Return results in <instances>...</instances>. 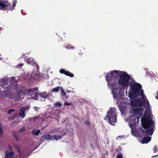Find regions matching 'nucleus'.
Here are the masks:
<instances>
[{
	"instance_id": "nucleus-24",
	"label": "nucleus",
	"mask_w": 158,
	"mask_h": 158,
	"mask_svg": "<svg viewBox=\"0 0 158 158\" xmlns=\"http://www.w3.org/2000/svg\"><path fill=\"white\" fill-rule=\"evenodd\" d=\"M23 64H20L18 65L17 66V68H21L23 65Z\"/></svg>"
},
{
	"instance_id": "nucleus-12",
	"label": "nucleus",
	"mask_w": 158,
	"mask_h": 158,
	"mask_svg": "<svg viewBox=\"0 0 158 158\" xmlns=\"http://www.w3.org/2000/svg\"><path fill=\"white\" fill-rule=\"evenodd\" d=\"M61 138V137L59 135H54L51 136V139H52V140L54 139L58 140L60 139Z\"/></svg>"
},
{
	"instance_id": "nucleus-11",
	"label": "nucleus",
	"mask_w": 158,
	"mask_h": 158,
	"mask_svg": "<svg viewBox=\"0 0 158 158\" xmlns=\"http://www.w3.org/2000/svg\"><path fill=\"white\" fill-rule=\"evenodd\" d=\"M43 139L44 140H52L51 136L49 135H46L43 136Z\"/></svg>"
},
{
	"instance_id": "nucleus-34",
	"label": "nucleus",
	"mask_w": 158,
	"mask_h": 158,
	"mask_svg": "<svg viewBox=\"0 0 158 158\" xmlns=\"http://www.w3.org/2000/svg\"><path fill=\"white\" fill-rule=\"evenodd\" d=\"M0 60H1V58H0Z\"/></svg>"
},
{
	"instance_id": "nucleus-4",
	"label": "nucleus",
	"mask_w": 158,
	"mask_h": 158,
	"mask_svg": "<svg viewBox=\"0 0 158 158\" xmlns=\"http://www.w3.org/2000/svg\"><path fill=\"white\" fill-rule=\"evenodd\" d=\"M15 6V2H14L12 7L8 1L0 2V9L4 11L5 10H12Z\"/></svg>"
},
{
	"instance_id": "nucleus-19",
	"label": "nucleus",
	"mask_w": 158,
	"mask_h": 158,
	"mask_svg": "<svg viewBox=\"0 0 158 158\" xmlns=\"http://www.w3.org/2000/svg\"><path fill=\"white\" fill-rule=\"evenodd\" d=\"M59 89H60V87H55V88H54L53 89L52 91L54 92H58L59 91Z\"/></svg>"
},
{
	"instance_id": "nucleus-18",
	"label": "nucleus",
	"mask_w": 158,
	"mask_h": 158,
	"mask_svg": "<svg viewBox=\"0 0 158 158\" xmlns=\"http://www.w3.org/2000/svg\"><path fill=\"white\" fill-rule=\"evenodd\" d=\"M37 77V74L34 73H32L31 76V78L33 79H36Z\"/></svg>"
},
{
	"instance_id": "nucleus-20",
	"label": "nucleus",
	"mask_w": 158,
	"mask_h": 158,
	"mask_svg": "<svg viewBox=\"0 0 158 158\" xmlns=\"http://www.w3.org/2000/svg\"><path fill=\"white\" fill-rule=\"evenodd\" d=\"M73 103L71 102H65L64 104V106H70L72 105Z\"/></svg>"
},
{
	"instance_id": "nucleus-15",
	"label": "nucleus",
	"mask_w": 158,
	"mask_h": 158,
	"mask_svg": "<svg viewBox=\"0 0 158 158\" xmlns=\"http://www.w3.org/2000/svg\"><path fill=\"white\" fill-rule=\"evenodd\" d=\"M40 131V130H36L35 129H34L32 131V133L35 135H37L39 134Z\"/></svg>"
},
{
	"instance_id": "nucleus-5",
	"label": "nucleus",
	"mask_w": 158,
	"mask_h": 158,
	"mask_svg": "<svg viewBox=\"0 0 158 158\" xmlns=\"http://www.w3.org/2000/svg\"><path fill=\"white\" fill-rule=\"evenodd\" d=\"M37 90L38 89L37 88L32 90H29L27 92V94H30V95L32 96L31 98L36 100L38 98Z\"/></svg>"
},
{
	"instance_id": "nucleus-30",
	"label": "nucleus",
	"mask_w": 158,
	"mask_h": 158,
	"mask_svg": "<svg viewBox=\"0 0 158 158\" xmlns=\"http://www.w3.org/2000/svg\"><path fill=\"white\" fill-rule=\"evenodd\" d=\"M16 81V80H15V79L14 78H13L12 79V80H11V81Z\"/></svg>"
},
{
	"instance_id": "nucleus-13",
	"label": "nucleus",
	"mask_w": 158,
	"mask_h": 158,
	"mask_svg": "<svg viewBox=\"0 0 158 158\" xmlns=\"http://www.w3.org/2000/svg\"><path fill=\"white\" fill-rule=\"evenodd\" d=\"M24 94V93L23 92L21 91H19L17 94V98L18 99H19L20 98L21 99L23 98V97H22V96Z\"/></svg>"
},
{
	"instance_id": "nucleus-9",
	"label": "nucleus",
	"mask_w": 158,
	"mask_h": 158,
	"mask_svg": "<svg viewBox=\"0 0 158 158\" xmlns=\"http://www.w3.org/2000/svg\"><path fill=\"white\" fill-rule=\"evenodd\" d=\"M14 154L11 151L10 152H6V156L5 158H11L14 156Z\"/></svg>"
},
{
	"instance_id": "nucleus-14",
	"label": "nucleus",
	"mask_w": 158,
	"mask_h": 158,
	"mask_svg": "<svg viewBox=\"0 0 158 158\" xmlns=\"http://www.w3.org/2000/svg\"><path fill=\"white\" fill-rule=\"evenodd\" d=\"M60 90L62 93V95L64 96L67 99L68 98V96H66V94L64 92L63 87H61L60 88Z\"/></svg>"
},
{
	"instance_id": "nucleus-27",
	"label": "nucleus",
	"mask_w": 158,
	"mask_h": 158,
	"mask_svg": "<svg viewBox=\"0 0 158 158\" xmlns=\"http://www.w3.org/2000/svg\"><path fill=\"white\" fill-rule=\"evenodd\" d=\"M3 132L2 129L0 127V135H1Z\"/></svg>"
},
{
	"instance_id": "nucleus-26",
	"label": "nucleus",
	"mask_w": 158,
	"mask_h": 158,
	"mask_svg": "<svg viewBox=\"0 0 158 158\" xmlns=\"http://www.w3.org/2000/svg\"><path fill=\"white\" fill-rule=\"evenodd\" d=\"M14 111V110H10L8 111V113L9 114H10V113H11V112H13Z\"/></svg>"
},
{
	"instance_id": "nucleus-10",
	"label": "nucleus",
	"mask_w": 158,
	"mask_h": 158,
	"mask_svg": "<svg viewBox=\"0 0 158 158\" xmlns=\"http://www.w3.org/2000/svg\"><path fill=\"white\" fill-rule=\"evenodd\" d=\"M27 63L28 64H34L35 65V66H36L37 68V69H38V66L35 63H34V62L33 61V60L31 58H30L29 59H28L27 60Z\"/></svg>"
},
{
	"instance_id": "nucleus-33",
	"label": "nucleus",
	"mask_w": 158,
	"mask_h": 158,
	"mask_svg": "<svg viewBox=\"0 0 158 158\" xmlns=\"http://www.w3.org/2000/svg\"><path fill=\"white\" fill-rule=\"evenodd\" d=\"M127 90H126V94H127Z\"/></svg>"
},
{
	"instance_id": "nucleus-28",
	"label": "nucleus",
	"mask_w": 158,
	"mask_h": 158,
	"mask_svg": "<svg viewBox=\"0 0 158 158\" xmlns=\"http://www.w3.org/2000/svg\"><path fill=\"white\" fill-rule=\"evenodd\" d=\"M24 130H25V129L24 128H22L19 131H24Z\"/></svg>"
},
{
	"instance_id": "nucleus-17",
	"label": "nucleus",
	"mask_w": 158,
	"mask_h": 158,
	"mask_svg": "<svg viewBox=\"0 0 158 158\" xmlns=\"http://www.w3.org/2000/svg\"><path fill=\"white\" fill-rule=\"evenodd\" d=\"M54 106H57V107H60L62 105V104L60 102H56L54 103Z\"/></svg>"
},
{
	"instance_id": "nucleus-7",
	"label": "nucleus",
	"mask_w": 158,
	"mask_h": 158,
	"mask_svg": "<svg viewBox=\"0 0 158 158\" xmlns=\"http://www.w3.org/2000/svg\"><path fill=\"white\" fill-rule=\"evenodd\" d=\"M60 72L61 73L64 74L67 76H70L71 77H73L74 76V75L73 73H70L68 71H66L64 69H61L60 70Z\"/></svg>"
},
{
	"instance_id": "nucleus-1",
	"label": "nucleus",
	"mask_w": 158,
	"mask_h": 158,
	"mask_svg": "<svg viewBox=\"0 0 158 158\" xmlns=\"http://www.w3.org/2000/svg\"><path fill=\"white\" fill-rule=\"evenodd\" d=\"M141 88V85L137 83L131 85L128 92V97L132 99L130 102V112L134 114L126 121L133 135L143 137L153 134L154 123L149 103Z\"/></svg>"
},
{
	"instance_id": "nucleus-16",
	"label": "nucleus",
	"mask_w": 158,
	"mask_h": 158,
	"mask_svg": "<svg viewBox=\"0 0 158 158\" xmlns=\"http://www.w3.org/2000/svg\"><path fill=\"white\" fill-rule=\"evenodd\" d=\"M39 95L41 97L44 98H47L48 96V95L46 94V92H45L42 94H39Z\"/></svg>"
},
{
	"instance_id": "nucleus-6",
	"label": "nucleus",
	"mask_w": 158,
	"mask_h": 158,
	"mask_svg": "<svg viewBox=\"0 0 158 158\" xmlns=\"http://www.w3.org/2000/svg\"><path fill=\"white\" fill-rule=\"evenodd\" d=\"M30 108V106L27 107H22L20 110L19 114L21 117L23 118L25 116V110L28 109Z\"/></svg>"
},
{
	"instance_id": "nucleus-8",
	"label": "nucleus",
	"mask_w": 158,
	"mask_h": 158,
	"mask_svg": "<svg viewBox=\"0 0 158 158\" xmlns=\"http://www.w3.org/2000/svg\"><path fill=\"white\" fill-rule=\"evenodd\" d=\"M151 138L149 137H145L140 142L142 144L147 143L150 141Z\"/></svg>"
},
{
	"instance_id": "nucleus-21",
	"label": "nucleus",
	"mask_w": 158,
	"mask_h": 158,
	"mask_svg": "<svg viewBox=\"0 0 158 158\" xmlns=\"http://www.w3.org/2000/svg\"><path fill=\"white\" fill-rule=\"evenodd\" d=\"M116 158H123L122 155L120 153H118L117 156Z\"/></svg>"
},
{
	"instance_id": "nucleus-31",
	"label": "nucleus",
	"mask_w": 158,
	"mask_h": 158,
	"mask_svg": "<svg viewBox=\"0 0 158 158\" xmlns=\"http://www.w3.org/2000/svg\"><path fill=\"white\" fill-rule=\"evenodd\" d=\"M34 109H35V110H38V108H37V107H35L34 108Z\"/></svg>"
},
{
	"instance_id": "nucleus-29",
	"label": "nucleus",
	"mask_w": 158,
	"mask_h": 158,
	"mask_svg": "<svg viewBox=\"0 0 158 158\" xmlns=\"http://www.w3.org/2000/svg\"><path fill=\"white\" fill-rule=\"evenodd\" d=\"M155 97L156 99H158V91L157 92V94Z\"/></svg>"
},
{
	"instance_id": "nucleus-23",
	"label": "nucleus",
	"mask_w": 158,
	"mask_h": 158,
	"mask_svg": "<svg viewBox=\"0 0 158 158\" xmlns=\"http://www.w3.org/2000/svg\"><path fill=\"white\" fill-rule=\"evenodd\" d=\"M158 150V148L157 146H155L154 148V151L156 152Z\"/></svg>"
},
{
	"instance_id": "nucleus-22",
	"label": "nucleus",
	"mask_w": 158,
	"mask_h": 158,
	"mask_svg": "<svg viewBox=\"0 0 158 158\" xmlns=\"http://www.w3.org/2000/svg\"><path fill=\"white\" fill-rule=\"evenodd\" d=\"M66 48H74L73 47V46L72 45H68V46L66 47Z\"/></svg>"
},
{
	"instance_id": "nucleus-25",
	"label": "nucleus",
	"mask_w": 158,
	"mask_h": 158,
	"mask_svg": "<svg viewBox=\"0 0 158 158\" xmlns=\"http://www.w3.org/2000/svg\"><path fill=\"white\" fill-rule=\"evenodd\" d=\"M124 136H119L117 138V139L118 140L120 138H124Z\"/></svg>"
},
{
	"instance_id": "nucleus-3",
	"label": "nucleus",
	"mask_w": 158,
	"mask_h": 158,
	"mask_svg": "<svg viewBox=\"0 0 158 158\" xmlns=\"http://www.w3.org/2000/svg\"><path fill=\"white\" fill-rule=\"evenodd\" d=\"M116 109L114 108H110L107 112V115L105 117L106 120H108L109 123L113 125L116 123Z\"/></svg>"
},
{
	"instance_id": "nucleus-2",
	"label": "nucleus",
	"mask_w": 158,
	"mask_h": 158,
	"mask_svg": "<svg viewBox=\"0 0 158 158\" xmlns=\"http://www.w3.org/2000/svg\"><path fill=\"white\" fill-rule=\"evenodd\" d=\"M131 77L125 72L114 70L108 72L106 75L107 85L112 90L113 98L121 111L124 110L126 102L123 98L124 89L131 84Z\"/></svg>"
},
{
	"instance_id": "nucleus-32",
	"label": "nucleus",
	"mask_w": 158,
	"mask_h": 158,
	"mask_svg": "<svg viewBox=\"0 0 158 158\" xmlns=\"http://www.w3.org/2000/svg\"><path fill=\"white\" fill-rule=\"evenodd\" d=\"M67 92H68V93H69V92H70V91H67Z\"/></svg>"
}]
</instances>
